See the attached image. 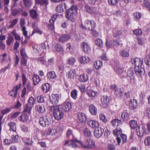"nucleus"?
<instances>
[{
	"mask_svg": "<svg viewBox=\"0 0 150 150\" xmlns=\"http://www.w3.org/2000/svg\"><path fill=\"white\" fill-rule=\"evenodd\" d=\"M78 9L77 7L72 6L65 13L66 18L72 22H74L76 19Z\"/></svg>",
	"mask_w": 150,
	"mask_h": 150,
	"instance_id": "f257e3e1",
	"label": "nucleus"
},
{
	"mask_svg": "<svg viewBox=\"0 0 150 150\" xmlns=\"http://www.w3.org/2000/svg\"><path fill=\"white\" fill-rule=\"evenodd\" d=\"M49 109L53 111V115L55 120L59 121L63 118L64 114L58 106L54 105L50 106Z\"/></svg>",
	"mask_w": 150,
	"mask_h": 150,
	"instance_id": "f03ea898",
	"label": "nucleus"
},
{
	"mask_svg": "<svg viewBox=\"0 0 150 150\" xmlns=\"http://www.w3.org/2000/svg\"><path fill=\"white\" fill-rule=\"evenodd\" d=\"M96 26V22L93 20H86L84 22V25L81 24V27L83 29H86L90 31H93Z\"/></svg>",
	"mask_w": 150,
	"mask_h": 150,
	"instance_id": "7ed1b4c3",
	"label": "nucleus"
},
{
	"mask_svg": "<svg viewBox=\"0 0 150 150\" xmlns=\"http://www.w3.org/2000/svg\"><path fill=\"white\" fill-rule=\"evenodd\" d=\"M61 96L59 94H52L51 96L50 97V102L53 105L57 104Z\"/></svg>",
	"mask_w": 150,
	"mask_h": 150,
	"instance_id": "20e7f679",
	"label": "nucleus"
},
{
	"mask_svg": "<svg viewBox=\"0 0 150 150\" xmlns=\"http://www.w3.org/2000/svg\"><path fill=\"white\" fill-rule=\"evenodd\" d=\"M39 122L40 125L43 127L49 126L50 123V119L46 116L40 117Z\"/></svg>",
	"mask_w": 150,
	"mask_h": 150,
	"instance_id": "39448f33",
	"label": "nucleus"
},
{
	"mask_svg": "<svg viewBox=\"0 0 150 150\" xmlns=\"http://www.w3.org/2000/svg\"><path fill=\"white\" fill-rule=\"evenodd\" d=\"M57 16V15H53L50 18L49 21L50 24L47 25V27L49 30H54V23Z\"/></svg>",
	"mask_w": 150,
	"mask_h": 150,
	"instance_id": "423d86ee",
	"label": "nucleus"
},
{
	"mask_svg": "<svg viewBox=\"0 0 150 150\" xmlns=\"http://www.w3.org/2000/svg\"><path fill=\"white\" fill-rule=\"evenodd\" d=\"M18 120L19 121L25 123H28L30 121L28 115L25 113H23L19 116Z\"/></svg>",
	"mask_w": 150,
	"mask_h": 150,
	"instance_id": "0eeeda50",
	"label": "nucleus"
},
{
	"mask_svg": "<svg viewBox=\"0 0 150 150\" xmlns=\"http://www.w3.org/2000/svg\"><path fill=\"white\" fill-rule=\"evenodd\" d=\"M131 62L133 65H134L135 67L144 66L143 60L139 58H133L131 59Z\"/></svg>",
	"mask_w": 150,
	"mask_h": 150,
	"instance_id": "6e6552de",
	"label": "nucleus"
},
{
	"mask_svg": "<svg viewBox=\"0 0 150 150\" xmlns=\"http://www.w3.org/2000/svg\"><path fill=\"white\" fill-rule=\"evenodd\" d=\"M146 131L145 127L142 125H139L137 129V136L140 137H142Z\"/></svg>",
	"mask_w": 150,
	"mask_h": 150,
	"instance_id": "1a4fd4ad",
	"label": "nucleus"
},
{
	"mask_svg": "<svg viewBox=\"0 0 150 150\" xmlns=\"http://www.w3.org/2000/svg\"><path fill=\"white\" fill-rule=\"evenodd\" d=\"M134 71L138 77H141L142 75L144 74V66L135 67Z\"/></svg>",
	"mask_w": 150,
	"mask_h": 150,
	"instance_id": "9d476101",
	"label": "nucleus"
},
{
	"mask_svg": "<svg viewBox=\"0 0 150 150\" xmlns=\"http://www.w3.org/2000/svg\"><path fill=\"white\" fill-rule=\"evenodd\" d=\"M101 100L102 105L105 107H107L110 103L111 98L110 96H103L101 97Z\"/></svg>",
	"mask_w": 150,
	"mask_h": 150,
	"instance_id": "9b49d317",
	"label": "nucleus"
},
{
	"mask_svg": "<svg viewBox=\"0 0 150 150\" xmlns=\"http://www.w3.org/2000/svg\"><path fill=\"white\" fill-rule=\"evenodd\" d=\"M62 109L66 112L69 111L71 108V103L68 101H66L63 103L61 105Z\"/></svg>",
	"mask_w": 150,
	"mask_h": 150,
	"instance_id": "f8f14e48",
	"label": "nucleus"
},
{
	"mask_svg": "<svg viewBox=\"0 0 150 150\" xmlns=\"http://www.w3.org/2000/svg\"><path fill=\"white\" fill-rule=\"evenodd\" d=\"M21 84L20 83L18 86L16 85L13 88V90L9 92V94L12 97L16 98L18 90L21 88Z\"/></svg>",
	"mask_w": 150,
	"mask_h": 150,
	"instance_id": "ddd939ff",
	"label": "nucleus"
},
{
	"mask_svg": "<svg viewBox=\"0 0 150 150\" xmlns=\"http://www.w3.org/2000/svg\"><path fill=\"white\" fill-rule=\"evenodd\" d=\"M22 11L23 9L21 8L18 7L14 8L13 7L11 8V15L14 16L20 14Z\"/></svg>",
	"mask_w": 150,
	"mask_h": 150,
	"instance_id": "4468645a",
	"label": "nucleus"
},
{
	"mask_svg": "<svg viewBox=\"0 0 150 150\" xmlns=\"http://www.w3.org/2000/svg\"><path fill=\"white\" fill-rule=\"evenodd\" d=\"M82 49L85 53H89L90 52L91 49L90 46L86 42H83L81 43Z\"/></svg>",
	"mask_w": 150,
	"mask_h": 150,
	"instance_id": "2eb2a0df",
	"label": "nucleus"
},
{
	"mask_svg": "<svg viewBox=\"0 0 150 150\" xmlns=\"http://www.w3.org/2000/svg\"><path fill=\"white\" fill-rule=\"evenodd\" d=\"M87 124L88 126L93 128H98L100 125V123L99 122L92 120L88 121L87 122Z\"/></svg>",
	"mask_w": 150,
	"mask_h": 150,
	"instance_id": "dca6fc26",
	"label": "nucleus"
},
{
	"mask_svg": "<svg viewBox=\"0 0 150 150\" xmlns=\"http://www.w3.org/2000/svg\"><path fill=\"white\" fill-rule=\"evenodd\" d=\"M104 132V130L101 127H98L94 131V136L96 138H99L101 137Z\"/></svg>",
	"mask_w": 150,
	"mask_h": 150,
	"instance_id": "f3484780",
	"label": "nucleus"
},
{
	"mask_svg": "<svg viewBox=\"0 0 150 150\" xmlns=\"http://www.w3.org/2000/svg\"><path fill=\"white\" fill-rule=\"evenodd\" d=\"M76 74L75 71L73 69H71L70 71L67 74V76L68 79L71 81H73L75 78V75Z\"/></svg>",
	"mask_w": 150,
	"mask_h": 150,
	"instance_id": "a211bd4d",
	"label": "nucleus"
},
{
	"mask_svg": "<svg viewBox=\"0 0 150 150\" xmlns=\"http://www.w3.org/2000/svg\"><path fill=\"white\" fill-rule=\"evenodd\" d=\"M137 106V101L134 99L131 100L129 103V106L131 110H135Z\"/></svg>",
	"mask_w": 150,
	"mask_h": 150,
	"instance_id": "6ab92c4d",
	"label": "nucleus"
},
{
	"mask_svg": "<svg viewBox=\"0 0 150 150\" xmlns=\"http://www.w3.org/2000/svg\"><path fill=\"white\" fill-rule=\"evenodd\" d=\"M78 119L82 123H85L86 121L87 118L85 114L83 112H79L77 114Z\"/></svg>",
	"mask_w": 150,
	"mask_h": 150,
	"instance_id": "aec40b11",
	"label": "nucleus"
},
{
	"mask_svg": "<svg viewBox=\"0 0 150 150\" xmlns=\"http://www.w3.org/2000/svg\"><path fill=\"white\" fill-rule=\"evenodd\" d=\"M89 110L92 115H95L97 114V109L93 104H91L89 105Z\"/></svg>",
	"mask_w": 150,
	"mask_h": 150,
	"instance_id": "412c9836",
	"label": "nucleus"
},
{
	"mask_svg": "<svg viewBox=\"0 0 150 150\" xmlns=\"http://www.w3.org/2000/svg\"><path fill=\"white\" fill-rule=\"evenodd\" d=\"M132 74V71H129L128 72L127 76L129 78V82L131 84H133L135 83L136 80Z\"/></svg>",
	"mask_w": 150,
	"mask_h": 150,
	"instance_id": "4be33fe9",
	"label": "nucleus"
},
{
	"mask_svg": "<svg viewBox=\"0 0 150 150\" xmlns=\"http://www.w3.org/2000/svg\"><path fill=\"white\" fill-rule=\"evenodd\" d=\"M32 79L33 84L34 85L37 84L41 80L39 76L35 74H33Z\"/></svg>",
	"mask_w": 150,
	"mask_h": 150,
	"instance_id": "5701e85b",
	"label": "nucleus"
},
{
	"mask_svg": "<svg viewBox=\"0 0 150 150\" xmlns=\"http://www.w3.org/2000/svg\"><path fill=\"white\" fill-rule=\"evenodd\" d=\"M78 79L80 82H85L88 80V77L87 74H83L79 76Z\"/></svg>",
	"mask_w": 150,
	"mask_h": 150,
	"instance_id": "b1692460",
	"label": "nucleus"
},
{
	"mask_svg": "<svg viewBox=\"0 0 150 150\" xmlns=\"http://www.w3.org/2000/svg\"><path fill=\"white\" fill-rule=\"evenodd\" d=\"M86 93L89 97H94L97 93V92L92 89H86Z\"/></svg>",
	"mask_w": 150,
	"mask_h": 150,
	"instance_id": "393cba45",
	"label": "nucleus"
},
{
	"mask_svg": "<svg viewBox=\"0 0 150 150\" xmlns=\"http://www.w3.org/2000/svg\"><path fill=\"white\" fill-rule=\"evenodd\" d=\"M121 117L125 121H127L129 120L130 119L129 114L126 111L122 113Z\"/></svg>",
	"mask_w": 150,
	"mask_h": 150,
	"instance_id": "a878e982",
	"label": "nucleus"
},
{
	"mask_svg": "<svg viewBox=\"0 0 150 150\" xmlns=\"http://www.w3.org/2000/svg\"><path fill=\"white\" fill-rule=\"evenodd\" d=\"M70 38L71 37L70 35H64L60 37L59 40L61 42H64L69 40Z\"/></svg>",
	"mask_w": 150,
	"mask_h": 150,
	"instance_id": "bb28decb",
	"label": "nucleus"
},
{
	"mask_svg": "<svg viewBox=\"0 0 150 150\" xmlns=\"http://www.w3.org/2000/svg\"><path fill=\"white\" fill-rule=\"evenodd\" d=\"M88 148H91L95 146L94 143L91 139H87L86 142Z\"/></svg>",
	"mask_w": 150,
	"mask_h": 150,
	"instance_id": "cd10ccee",
	"label": "nucleus"
},
{
	"mask_svg": "<svg viewBox=\"0 0 150 150\" xmlns=\"http://www.w3.org/2000/svg\"><path fill=\"white\" fill-rule=\"evenodd\" d=\"M31 106L28 105V104H26L24 107L23 112L24 113H27L28 114H31Z\"/></svg>",
	"mask_w": 150,
	"mask_h": 150,
	"instance_id": "c85d7f7f",
	"label": "nucleus"
},
{
	"mask_svg": "<svg viewBox=\"0 0 150 150\" xmlns=\"http://www.w3.org/2000/svg\"><path fill=\"white\" fill-rule=\"evenodd\" d=\"M47 78L50 79H54L57 77L55 72L53 71L48 72L47 74Z\"/></svg>",
	"mask_w": 150,
	"mask_h": 150,
	"instance_id": "c756f323",
	"label": "nucleus"
},
{
	"mask_svg": "<svg viewBox=\"0 0 150 150\" xmlns=\"http://www.w3.org/2000/svg\"><path fill=\"white\" fill-rule=\"evenodd\" d=\"M50 84L49 83H46L42 85V88L44 92L47 93L50 90Z\"/></svg>",
	"mask_w": 150,
	"mask_h": 150,
	"instance_id": "7c9ffc66",
	"label": "nucleus"
},
{
	"mask_svg": "<svg viewBox=\"0 0 150 150\" xmlns=\"http://www.w3.org/2000/svg\"><path fill=\"white\" fill-rule=\"evenodd\" d=\"M10 127V130L16 132V125L15 122H10L8 124Z\"/></svg>",
	"mask_w": 150,
	"mask_h": 150,
	"instance_id": "2f4dec72",
	"label": "nucleus"
},
{
	"mask_svg": "<svg viewBox=\"0 0 150 150\" xmlns=\"http://www.w3.org/2000/svg\"><path fill=\"white\" fill-rule=\"evenodd\" d=\"M36 3L40 4L41 6H44L46 8L49 4L48 0H36Z\"/></svg>",
	"mask_w": 150,
	"mask_h": 150,
	"instance_id": "473e14b6",
	"label": "nucleus"
},
{
	"mask_svg": "<svg viewBox=\"0 0 150 150\" xmlns=\"http://www.w3.org/2000/svg\"><path fill=\"white\" fill-rule=\"evenodd\" d=\"M90 59L88 57H82L80 58L79 62L82 64H86L89 62Z\"/></svg>",
	"mask_w": 150,
	"mask_h": 150,
	"instance_id": "72a5a7b5",
	"label": "nucleus"
},
{
	"mask_svg": "<svg viewBox=\"0 0 150 150\" xmlns=\"http://www.w3.org/2000/svg\"><path fill=\"white\" fill-rule=\"evenodd\" d=\"M103 64V63L101 61L98 60L94 62V65L95 68L97 69H98L101 67Z\"/></svg>",
	"mask_w": 150,
	"mask_h": 150,
	"instance_id": "f704fd0d",
	"label": "nucleus"
},
{
	"mask_svg": "<svg viewBox=\"0 0 150 150\" xmlns=\"http://www.w3.org/2000/svg\"><path fill=\"white\" fill-rule=\"evenodd\" d=\"M133 15L134 19L137 21H139L142 17V14L138 12L133 13Z\"/></svg>",
	"mask_w": 150,
	"mask_h": 150,
	"instance_id": "c9c22d12",
	"label": "nucleus"
},
{
	"mask_svg": "<svg viewBox=\"0 0 150 150\" xmlns=\"http://www.w3.org/2000/svg\"><path fill=\"white\" fill-rule=\"evenodd\" d=\"M24 6L26 7L29 8L32 4V0H22Z\"/></svg>",
	"mask_w": 150,
	"mask_h": 150,
	"instance_id": "e433bc0d",
	"label": "nucleus"
},
{
	"mask_svg": "<svg viewBox=\"0 0 150 150\" xmlns=\"http://www.w3.org/2000/svg\"><path fill=\"white\" fill-rule=\"evenodd\" d=\"M120 55L122 57H128L129 56V52L125 50H122L120 51Z\"/></svg>",
	"mask_w": 150,
	"mask_h": 150,
	"instance_id": "4c0bfd02",
	"label": "nucleus"
},
{
	"mask_svg": "<svg viewBox=\"0 0 150 150\" xmlns=\"http://www.w3.org/2000/svg\"><path fill=\"white\" fill-rule=\"evenodd\" d=\"M35 110L38 112L43 113L45 111V109L42 105H37L35 107Z\"/></svg>",
	"mask_w": 150,
	"mask_h": 150,
	"instance_id": "58836bf2",
	"label": "nucleus"
},
{
	"mask_svg": "<svg viewBox=\"0 0 150 150\" xmlns=\"http://www.w3.org/2000/svg\"><path fill=\"white\" fill-rule=\"evenodd\" d=\"M76 59L74 57H71L68 59L67 62L69 64L73 65L76 62Z\"/></svg>",
	"mask_w": 150,
	"mask_h": 150,
	"instance_id": "ea45409f",
	"label": "nucleus"
},
{
	"mask_svg": "<svg viewBox=\"0 0 150 150\" xmlns=\"http://www.w3.org/2000/svg\"><path fill=\"white\" fill-rule=\"evenodd\" d=\"M14 39L13 36L11 34L9 35L7 40H6L7 45L10 46L11 43H13Z\"/></svg>",
	"mask_w": 150,
	"mask_h": 150,
	"instance_id": "a19ab883",
	"label": "nucleus"
},
{
	"mask_svg": "<svg viewBox=\"0 0 150 150\" xmlns=\"http://www.w3.org/2000/svg\"><path fill=\"white\" fill-rule=\"evenodd\" d=\"M122 92L121 88H117L115 91V95L118 98H121L122 96Z\"/></svg>",
	"mask_w": 150,
	"mask_h": 150,
	"instance_id": "79ce46f5",
	"label": "nucleus"
},
{
	"mask_svg": "<svg viewBox=\"0 0 150 150\" xmlns=\"http://www.w3.org/2000/svg\"><path fill=\"white\" fill-rule=\"evenodd\" d=\"M23 140L25 144L28 145H32L33 143L31 139L29 138L25 137L23 138Z\"/></svg>",
	"mask_w": 150,
	"mask_h": 150,
	"instance_id": "37998d69",
	"label": "nucleus"
},
{
	"mask_svg": "<svg viewBox=\"0 0 150 150\" xmlns=\"http://www.w3.org/2000/svg\"><path fill=\"white\" fill-rule=\"evenodd\" d=\"M99 119L103 122L106 124L107 123L108 120L106 118L105 116L103 113L100 114L99 115Z\"/></svg>",
	"mask_w": 150,
	"mask_h": 150,
	"instance_id": "c03bdc74",
	"label": "nucleus"
},
{
	"mask_svg": "<svg viewBox=\"0 0 150 150\" xmlns=\"http://www.w3.org/2000/svg\"><path fill=\"white\" fill-rule=\"evenodd\" d=\"M113 134L115 136L118 137L119 135L121 136L122 134V130L120 128H116L113 131Z\"/></svg>",
	"mask_w": 150,
	"mask_h": 150,
	"instance_id": "a18cd8bd",
	"label": "nucleus"
},
{
	"mask_svg": "<svg viewBox=\"0 0 150 150\" xmlns=\"http://www.w3.org/2000/svg\"><path fill=\"white\" fill-rule=\"evenodd\" d=\"M129 125L132 129H135L137 125V122L135 120H131L129 122Z\"/></svg>",
	"mask_w": 150,
	"mask_h": 150,
	"instance_id": "49530a36",
	"label": "nucleus"
},
{
	"mask_svg": "<svg viewBox=\"0 0 150 150\" xmlns=\"http://www.w3.org/2000/svg\"><path fill=\"white\" fill-rule=\"evenodd\" d=\"M83 133L85 136L88 137L91 135V132L90 130L87 128H85L83 129Z\"/></svg>",
	"mask_w": 150,
	"mask_h": 150,
	"instance_id": "de8ad7c7",
	"label": "nucleus"
},
{
	"mask_svg": "<svg viewBox=\"0 0 150 150\" xmlns=\"http://www.w3.org/2000/svg\"><path fill=\"white\" fill-rule=\"evenodd\" d=\"M115 71L119 75H121L123 73V69L119 67H114Z\"/></svg>",
	"mask_w": 150,
	"mask_h": 150,
	"instance_id": "09e8293b",
	"label": "nucleus"
},
{
	"mask_svg": "<svg viewBox=\"0 0 150 150\" xmlns=\"http://www.w3.org/2000/svg\"><path fill=\"white\" fill-rule=\"evenodd\" d=\"M56 11L58 13H60L63 11V5L62 4H60L58 5L56 8Z\"/></svg>",
	"mask_w": 150,
	"mask_h": 150,
	"instance_id": "8fccbe9b",
	"label": "nucleus"
},
{
	"mask_svg": "<svg viewBox=\"0 0 150 150\" xmlns=\"http://www.w3.org/2000/svg\"><path fill=\"white\" fill-rule=\"evenodd\" d=\"M57 132V131L55 129H49L46 133V135H51L52 136H54L55 135Z\"/></svg>",
	"mask_w": 150,
	"mask_h": 150,
	"instance_id": "3c124183",
	"label": "nucleus"
},
{
	"mask_svg": "<svg viewBox=\"0 0 150 150\" xmlns=\"http://www.w3.org/2000/svg\"><path fill=\"white\" fill-rule=\"evenodd\" d=\"M144 5L150 12V0H144Z\"/></svg>",
	"mask_w": 150,
	"mask_h": 150,
	"instance_id": "603ef678",
	"label": "nucleus"
},
{
	"mask_svg": "<svg viewBox=\"0 0 150 150\" xmlns=\"http://www.w3.org/2000/svg\"><path fill=\"white\" fill-rule=\"evenodd\" d=\"M29 13L30 16L32 18L34 19L36 18L37 13L35 10L33 9L30 10Z\"/></svg>",
	"mask_w": 150,
	"mask_h": 150,
	"instance_id": "864d4df0",
	"label": "nucleus"
},
{
	"mask_svg": "<svg viewBox=\"0 0 150 150\" xmlns=\"http://www.w3.org/2000/svg\"><path fill=\"white\" fill-rule=\"evenodd\" d=\"M71 97L75 100L77 98V91L75 89L72 91L71 93Z\"/></svg>",
	"mask_w": 150,
	"mask_h": 150,
	"instance_id": "5fc2aeb1",
	"label": "nucleus"
},
{
	"mask_svg": "<svg viewBox=\"0 0 150 150\" xmlns=\"http://www.w3.org/2000/svg\"><path fill=\"white\" fill-rule=\"evenodd\" d=\"M11 35H12L15 37V39L16 40H19L21 39L20 36L18 35L16 32L15 30H13L11 33Z\"/></svg>",
	"mask_w": 150,
	"mask_h": 150,
	"instance_id": "6e6d98bb",
	"label": "nucleus"
},
{
	"mask_svg": "<svg viewBox=\"0 0 150 150\" xmlns=\"http://www.w3.org/2000/svg\"><path fill=\"white\" fill-rule=\"evenodd\" d=\"M54 47L57 51L61 52L63 50L62 47L60 44L57 43L55 45Z\"/></svg>",
	"mask_w": 150,
	"mask_h": 150,
	"instance_id": "4d7b16f0",
	"label": "nucleus"
},
{
	"mask_svg": "<svg viewBox=\"0 0 150 150\" xmlns=\"http://www.w3.org/2000/svg\"><path fill=\"white\" fill-rule=\"evenodd\" d=\"M21 130L24 132H29V129L28 126L25 125L23 124L21 125Z\"/></svg>",
	"mask_w": 150,
	"mask_h": 150,
	"instance_id": "13d9d810",
	"label": "nucleus"
},
{
	"mask_svg": "<svg viewBox=\"0 0 150 150\" xmlns=\"http://www.w3.org/2000/svg\"><path fill=\"white\" fill-rule=\"evenodd\" d=\"M38 62H39L41 64H44L46 62V59L44 57H39L38 58Z\"/></svg>",
	"mask_w": 150,
	"mask_h": 150,
	"instance_id": "bf43d9fd",
	"label": "nucleus"
},
{
	"mask_svg": "<svg viewBox=\"0 0 150 150\" xmlns=\"http://www.w3.org/2000/svg\"><path fill=\"white\" fill-rule=\"evenodd\" d=\"M22 30L23 32V35L27 39H29V37L27 36L28 33L26 30V28L25 26H23L22 28Z\"/></svg>",
	"mask_w": 150,
	"mask_h": 150,
	"instance_id": "052dcab7",
	"label": "nucleus"
},
{
	"mask_svg": "<svg viewBox=\"0 0 150 150\" xmlns=\"http://www.w3.org/2000/svg\"><path fill=\"white\" fill-rule=\"evenodd\" d=\"M95 42L96 45L98 46L99 47L102 46L103 43L101 39L99 38H97V39L95 40Z\"/></svg>",
	"mask_w": 150,
	"mask_h": 150,
	"instance_id": "680f3d73",
	"label": "nucleus"
},
{
	"mask_svg": "<svg viewBox=\"0 0 150 150\" xmlns=\"http://www.w3.org/2000/svg\"><path fill=\"white\" fill-rule=\"evenodd\" d=\"M144 62L145 64L148 66L150 65V56L147 55L144 59Z\"/></svg>",
	"mask_w": 150,
	"mask_h": 150,
	"instance_id": "e2e57ef3",
	"label": "nucleus"
},
{
	"mask_svg": "<svg viewBox=\"0 0 150 150\" xmlns=\"http://www.w3.org/2000/svg\"><path fill=\"white\" fill-rule=\"evenodd\" d=\"M28 103L29 105H33L35 103L34 98L32 97H30L28 100Z\"/></svg>",
	"mask_w": 150,
	"mask_h": 150,
	"instance_id": "0e129e2a",
	"label": "nucleus"
},
{
	"mask_svg": "<svg viewBox=\"0 0 150 150\" xmlns=\"http://www.w3.org/2000/svg\"><path fill=\"white\" fill-rule=\"evenodd\" d=\"M75 139H73L71 141V142L72 143L69 144V146L74 148L77 147V144L78 143L77 142H74V140H75Z\"/></svg>",
	"mask_w": 150,
	"mask_h": 150,
	"instance_id": "69168bd1",
	"label": "nucleus"
},
{
	"mask_svg": "<svg viewBox=\"0 0 150 150\" xmlns=\"http://www.w3.org/2000/svg\"><path fill=\"white\" fill-rule=\"evenodd\" d=\"M22 105V104L20 102L19 100H17V103L13 106V108L16 109H20Z\"/></svg>",
	"mask_w": 150,
	"mask_h": 150,
	"instance_id": "338daca9",
	"label": "nucleus"
},
{
	"mask_svg": "<svg viewBox=\"0 0 150 150\" xmlns=\"http://www.w3.org/2000/svg\"><path fill=\"white\" fill-rule=\"evenodd\" d=\"M78 87L81 93H83L85 91V85L84 84L79 85Z\"/></svg>",
	"mask_w": 150,
	"mask_h": 150,
	"instance_id": "774afa93",
	"label": "nucleus"
}]
</instances>
